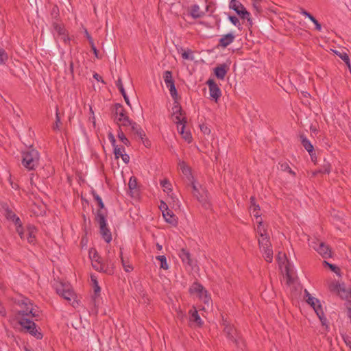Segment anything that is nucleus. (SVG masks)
<instances>
[{
    "label": "nucleus",
    "instance_id": "f257e3e1",
    "mask_svg": "<svg viewBox=\"0 0 351 351\" xmlns=\"http://www.w3.org/2000/svg\"><path fill=\"white\" fill-rule=\"evenodd\" d=\"M21 164L28 171L35 170L40 160V154L37 149L30 146L27 149L21 152Z\"/></svg>",
    "mask_w": 351,
    "mask_h": 351
},
{
    "label": "nucleus",
    "instance_id": "f03ea898",
    "mask_svg": "<svg viewBox=\"0 0 351 351\" xmlns=\"http://www.w3.org/2000/svg\"><path fill=\"white\" fill-rule=\"evenodd\" d=\"M106 217L107 215L99 213L95 216V221L99 223V233L102 239L108 243L112 241V234L108 227Z\"/></svg>",
    "mask_w": 351,
    "mask_h": 351
},
{
    "label": "nucleus",
    "instance_id": "7ed1b4c3",
    "mask_svg": "<svg viewBox=\"0 0 351 351\" xmlns=\"http://www.w3.org/2000/svg\"><path fill=\"white\" fill-rule=\"evenodd\" d=\"M19 324L25 330L26 332L29 333L34 336L36 339H42L43 335L40 331V328H36V324L34 322L30 320L28 318L22 317L19 321Z\"/></svg>",
    "mask_w": 351,
    "mask_h": 351
},
{
    "label": "nucleus",
    "instance_id": "20e7f679",
    "mask_svg": "<svg viewBox=\"0 0 351 351\" xmlns=\"http://www.w3.org/2000/svg\"><path fill=\"white\" fill-rule=\"evenodd\" d=\"M56 293L62 297L64 299L69 302H71V305L73 307H75V304H78V302L75 299V293L74 291L70 288V285L69 284L60 282L56 288Z\"/></svg>",
    "mask_w": 351,
    "mask_h": 351
},
{
    "label": "nucleus",
    "instance_id": "39448f33",
    "mask_svg": "<svg viewBox=\"0 0 351 351\" xmlns=\"http://www.w3.org/2000/svg\"><path fill=\"white\" fill-rule=\"evenodd\" d=\"M190 184L193 189V194L198 202H200L205 208H209L210 204L208 199V191L205 188L202 187V186H199V188H198L195 181H193Z\"/></svg>",
    "mask_w": 351,
    "mask_h": 351
},
{
    "label": "nucleus",
    "instance_id": "423d86ee",
    "mask_svg": "<svg viewBox=\"0 0 351 351\" xmlns=\"http://www.w3.org/2000/svg\"><path fill=\"white\" fill-rule=\"evenodd\" d=\"M191 294H197V295L202 299L205 304H208L210 300V297L205 288L198 282H195L191 286L189 290Z\"/></svg>",
    "mask_w": 351,
    "mask_h": 351
},
{
    "label": "nucleus",
    "instance_id": "0eeeda50",
    "mask_svg": "<svg viewBox=\"0 0 351 351\" xmlns=\"http://www.w3.org/2000/svg\"><path fill=\"white\" fill-rule=\"evenodd\" d=\"M127 116V112L122 104L117 103L114 105L112 109V118L118 126H121L120 123L122 121V119Z\"/></svg>",
    "mask_w": 351,
    "mask_h": 351
},
{
    "label": "nucleus",
    "instance_id": "6e6552de",
    "mask_svg": "<svg viewBox=\"0 0 351 351\" xmlns=\"http://www.w3.org/2000/svg\"><path fill=\"white\" fill-rule=\"evenodd\" d=\"M229 7L234 10L242 19H245L250 16V13L245 9L244 5L237 0H231Z\"/></svg>",
    "mask_w": 351,
    "mask_h": 351
},
{
    "label": "nucleus",
    "instance_id": "1a4fd4ad",
    "mask_svg": "<svg viewBox=\"0 0 351 351\" xmlns=\"http://www.w3.org/2000/svg\"><path fill=\"white\" fill-rule=\"evenodd\" d=\"M223 332L226 333V337L232 341L237 348L241 347V343H243V339L237 335L235 328L230 326H226Z\"/></svg>",
    "mask_w": 351,
    "mask_h": 351
},
{
    "label": "nucleus",
    "instance_id": "9d476101",
    "mask_svg": "<svg viewBox=\"0 0 351 351\" xmlns=\"http://www.w3.org/2000/svg\"><path fill=\"white\" fill-rule=\"evenodd\" d=\"M99 264V267H96L95 265L93 264V267L99 271H102L108 275H113L114 273V263L108 257L105 262L98 261Z\"/></svg>",
    "mask_w": 351,
    "mask_h": 351
},
{
    "label": "nucleus",
    "instance_id": "9b49d317",
    "mask_svg": "<svg viewBox=\"0 0 351 351\" xmlns=\"http://www.w3.org/2000/svg\"><path fill=\"white\" fill-rule=\"evenodd\" d=\"M176 120L178 130H180V132L182 135L183 138H184L185 141H186L188 143H191L192 141V136L191 132L184 131L186 123L187 122L186 118L185 117H183L181 119L180 117L176 116Z\"/></svg>",
    "mask_w": 351,
    "mask_h": 351
},
{
    "label": "nucleus",
    "instance_id": "f8f14e48",
    "mask_svg": "<svg viewBox=\"0 0 351 351\" xmlns=\"http://www.w3.org/2000/svg\"><path fill=\"white\" fill-rule=\"evenodd\" d=\"M207 85L209 88L210 96L217 101L221 96V92L213 79H209L206 82Z\"/></svg>",
    "mask_w": 351,
    "mask_h": 351
},
{
    "label": "nucleus",
    "instance_id": "ddd939ff",
    "mask_svg": "<svg viewBox=\"0 0 351 351\" xmlns=\"http://www.w3.org/2000/svg\"><path fill=\"white\" fill-rule=\"evenodd\" d=\"M91 194L93 197L94 200L97 202L99 208L97 210L95 213V216L97 215L99 213L104 214V215H107V209L105 207L104 203L101 199V197L96 193L95 190L91 191Z\"/></svg>",
    "mask_w": 351,
    "mask_h": 351
},
{
    "label": "nucleus",
    "instance_id": "4468645a",
    "mask_svg": "<svg viewBox=\"0 0 351 351\" xmlns=\"http://www.w3.org/2000/svg\"><path fill=\"white\" fill-rule=\"evenodd\" d=\"M313 248L324 258H328L332 257V251L329 245L325 244L324 242L319 243V245L313 247Z\"/></svg>",
    "mask_w": 351,
    "mask_h": 351
},
{
    "label": "nucleus",
    "instance_id": "2eb2a0df",
    "mask_svg": "<svg viewBox=\"0 0 351 351\" xmlns=\"http://www.w3.org/2000/svg\"><path fill=\"white\" fill-rule=\"evenodd\" d=\"M189 315L190 322L195 324L198 327L202 326L204 322L199 317L198 312L195 306H192V308L189 310Z\"/></svg>",
    "mask_w": 351,
    "mask_h": 351
},
{
    "label": "nucleus",
    "instance_id": "dca6fc26",
    "mask_svg": "<svg viewBox=\"0 0 351 351\" xmlns=\"http://www.w3.org/2000/svg\"><path fill=\"white\" fill-rule=\"evenodd\" d=\"M300 138L301 143H302V146L308 152L312 160H313V156H314V155H315L313 145L311 144L310 141L306 137V136L304 134H300Z\"/></svg>",
    "mask_w": 351,
    "mask_h": 351
},
{
    "label": "nucleus",
    "instance_id": "f3484780",
    "mask_svg": "<svg viewBox=\"0 0 351 351\" xmlns=\"http://www.w3.org/2000/svg\"><path fill=\"white\" fill-rule=\"evenodd\" d=\"M27 232V240L29 243L34 244L36 239V234L38 232L36 227L32 224H28L26 226Z\"/></svg>",
    "mask_w": 351,
    "mask_h": 351
},
{
    "label": "nucleus",
    "instance_id": "a211bd4d",
    "mask_svg": "<svg viewBox=\"0 0 351 351\" xmlns=\"http://www.w3.org/2000/svg\"><path fill=\"white\" fill-rule=\"evenodd\" d=\"M229 71V66L226 64H221L214 69V74L217 79L223 80Z\"/></svg>",
    "mask_w": 351,
    "mask_h": 351
},
{
    "label": "nucleus",
    "instance_id": "6ab92c4d",
    "mask_svg": "<svg viewBox=\"0 0 351 351\" xmlns=\"http://www.w3.org/2000/svg\"><path fill=\"white\" fill-rule=\"evenodd\" d=\"M313 310L315 311L316 315L319 317V319L322 323V325L325 326L326 327V328H328V321L324 315V311L322 308V306L320 302L319 303H317V304L315 306V308H313Z\"/></svg>",
    "mask_w": 351,
    "mask_h": 351
},
{
    "label": "nucleus",
    "instance_id": "aec40b11",
    "mask_svg": "<svg viewBox=\"0 0 351 351\" xmlns=\"http://www.w3.org/2000/svg\"><path fill=\"white\" fill-rule=\"evenodd\" d=\"M179 166L182 173L186 176L190 184L192 183L193 181H195L191 167H189L184 161L180 162Z\"/></svg>",
    "mask_w": 351,
    "mask_h": 351
},
{
    "label": "nucleus",
    "instance_id": "412c9836",
    "mask_svg": "<svg viewBox=\"0 0 351 351\" xmlns=\"http://www.w3.org/2000/svg\"><path fill=\"white\" fill-rule=\"evenodd\" d=\"M234 38L235 36L232 33L226 34L219 39L218 46L226 48L234 41Z\"/></svg>",
    "mask_w": 351,
    "mask_h": 351
},
{
    "label": "nucleus",
    "instance_id": "4be33fe9",
    "mask_svg": "<svg viewBox=\"0 0 351 351\" xmlns=\"http://www.w3.org/2000/svg\"><path fill=\"white\" fill-rule=\"evenodd\" d=\"M162 216L166 222L173 226H176L178 224V218L170 209L162 213Z\"/></svg>",
    "mask_w": 351,
    "mask_h": 351
},
{
    "label": "nucleus",
    "instance_id": "5701e85b",
    "mask_svg": "<svg viewBox=\"0 0 351 351\" xmlns=\"http://www.w3.org/2000/svg\"><path fill=\"white\" fill-rule=\"evenodd\" d=\"M180 258L182 259L183 263H186L189 266L193 265V261L191 259V256L189 252L184 249L182 248L178 254Z\"/></svg>",
    "mask_w": 351,
    "mask_h": 351
},
{
    "label": "nucleus",
    "instance_id": "b1692460",
    "mask_svg": "<svg viewBox=\"0 0 351 351\" xmlns=\"http://www.w3.org/2000/svg\"><path fill=\"white\" fill-rule=\"evenodd\" d=\"M260 238L258 239V243L260 247H263L265 245L269 246L271 243L269 240V236L267 233V229L263 228V233H261L259 235Z\"/></svg>",
    "mask_w": 351,
    "mask_h": 351
},
{
    "label": "nucleus",
    "instance_id": "393cba45",
    "mask_svg": "<svg viewBox=\"0 0 351 351\" xmlns=\"http://www.w3.org/2000/svg\"><path fill=\"white\" fill-rule=\"evenodd\" d=\"M91 281L93 282V289H94V294L92 296V300L95 306L96 305V300L99 296V294L101 292V288L98 284L97 278L95 276H91Z\"/></svg>",
    "mask_w": 351,
    "mask_h": 351
},
{
    "label": "nucleus",
    "instance_id": "a878e982",
    "mask_svg": "<svg viewBox=\"0 0 351 351\" xmlns=\"http://www.w3.org/2000/svg\"><path fill=\"white\" fill-rule=\"evenodd\" d=\"M300 13L304 15V16L309 19L310 21H311L315 25V29L317 31L322 30V25L319 23V22L308 11H306L304 9H302Z\"/></svg>",
    "mask_w": 351,
    "mask_h": 351
},
{
    "label": "nucleus",
    "instance_id": "bb28decb",
    "mask_svg": "<svg viewBox=\"0 0 351 351\" xmlns=\"http://www.w3.org/2000/svg\"><path fill=\"white\" fill-rule=\"evenodd\" d=\"M131 131L136 134L139 139H143V136H145V132L136 122L132 123Z\"/></svg>",
    "mask_w": 351,
    "mask_h": 351
},
{
    "label": "nucleus",
    "instance_id": "cd10ccee",
    "mask_svg": "<svg viewBox=\"0 0 351 351\" xmlns=\"http://www.w3.org/2000/svg\"><path fill=\"white\" fill-rule=\"evenodd\" d=\"M190 15L195 19L202 18L204 13L199 11V7L197 4H194L191 7Z\"/></svg>",
    "mask_w": 351,
    "mask_h": 351
},
{
    "label": "nucleus",
    "instance_id": "c85d7f7f",
    "mask_svg": "<svg viewBox=\"0 0 351 351\" xmlns=\"http://www.w3.org/2000/svg\"><path fill=\"white\" fill-rule=\"evenodd\" d=\"M330 289L331 291H337L340 295L341 292L345 294V298H348V291L346 290L344 285L339 283H333L330 285Z\"/></svg>",
    "mask_w": 351,
    "mask_h": 351
},
{
    "label": "nucleus",
    "instance_id": "c756f323",
    "mask_svg": "<svg viewBox=\"0 0 351 351\" xmlns=\"http://www.w3.org/2000/svg\"><path fill=\"white\" fill-rule=\"evenodd\" d=\"M262 247L265 254V260L268 263H271L273 259V250L271 248V244H270L269 246L265 245Z\"/></svg>",
    "mask_w": 351,
    "mask_h": 351
},
{
    "label": "nucleus",
    "instance_id": "7c9ffc66",
    "mask_svg": "<svg viewBox=\"0 0 351 351\" xmlns=\"http://www.w3.org/2000/svg\"><path fill=\"white\" fill-rule=\"evenodd\" d=\"M250 204L251 208H253V215L256 218H258L261 217V214H259V211L261 210L260 206L258 204H256V197L254 196H252L250 197Z\"/></svg>",
    "mask_w": 351,
    "mask_h": 351
},
{
    "label": "nucleus",
    "instance_id": "2f4dec72",
    "mask_svg": "<svg viewBox=\"0 0 351 351\" xmlns=\"http://www.w3.org/2000/svg\"><path fill=\"white\" fill-rule=\"evenodd\" d=\"M52 26L56 32L60 35V36H66V29L64 28V26L62 23H58L56 21L53 22Z\"/></svg>",
    "mask_w": 351,
    "mask_h": 351
},
{
    "label": "nucleus",
    "instance_id": "473e14b6",
    "mask_svg": "<svg viewBox=\"0 0 351 351\" xmlns=\"http://www.w3.org/2000/svg\"><path fill=\"white\" fill-rule=\"evenodd\" d=\"M163 79L166 86L175 84V81L172 77V72L170 71H166L163 73Z\"/></svg>",
    "mask_w": 351,
    "mask_h": 351
},
{
    "label": "nucleus",
    "instance_id": "72a5a7b5",
    "mask_svg": "<svg viewBox=\"0 0 351 351\" xmlns=\"http://www.w3.org/2000/svg\"><path fill=\"white\" fill-rule=\"evenodd\" d=\"M278 165H279V168L281 171H287L289 173H290L291 175H292L293 176H295V175H296L295 172L292 171V169L289 167V165L288 164L287 162H280L278 163Z\"/></svg>",
    "mask_w": 351,
    "mask_h": 351
},
{
    "label": "nucleus",
    "instance_id": "f704fd0d",
    "mask_svg": "<svg viewBox=\"0 0 351 351\" xmlns=\"http://www.w3.org/2000/svg\"><path fill=\"white\" fill-rule=\"evenodd\" d=\"M330 167L331 165L329 162H325L318 171L313 172V174L314 176H315L317 173L329 174L330 172Z\"/></svg>",
    "mask_w": 351,
    "mask_h": 351
},
{
    "label": "nucleus",
    "instance_id": "c9c22d12",
    "mask_svg": "<svg viewBox=\"0 0 351 351\" xmlns=\"http://www.w3.org/2000/svg\"><path fill=\"white\" fill-rule=\"evenodd\" d=\"M117 137L119 138V140L125 145L130 146V141L126 138L125 135L124 134L123 132L122 131L121 126H119V130H117Z\"/></svg>",
    "mask_w": 351,
    "mask_h": 351
},
{
    "label": "nucleus",
    "instance_id": "e433bc0d",
    "mask_svg": "<svg viewBox=\"0 0 351 351\" xmlns=\"http://www.w3.org/2000/svg\"><path fill=\"white\" fill-rule=\"evenodd\" d=\"M156 259L160 261V268L167 270L169 269V265L167 261V258L164 255H159L156 257Z\"/></svg>",
    "mask_w": 351,
    "mask_h": 351
},
{
    "label": "nucleus",
    "instance_id": "4c0bfd02",
    "mask_svg": "<svg viewBox=\"0 0 351 351\" xmlns=\"http://www.w3.org/2000/svg\"><path fill=\"white\" fill-rule=\"evenodd\" d=\"M323 265L324 266H327L332 271L335 272L336 274L339 275L340 274V269L336 266L335 265L329 263L326 261H323Z\"/></svg>",
    "mask_w": 351,
    "mask_h": 351
},
{
    "label": "nucleus",
    "instance_id": "58836bf2",
    "mask_svg": "<svg viewBox=\"0 0 351 351\" xmlns=\"http://www.w3.org/2000/svg\"><path fill=\"white\" fill-rule=\"evenodd\" d=\"M167 87L169 88V92H170V95H171V97L173 98V99H179L180 98L178 97V91H177L176 88L175 86V84H170V85L167 86Z\"/></svg>",
    "mask_w": 351,
    "mask_h": 351
},
{
    "label": "nucleus",
    "instance_id": "ea45409f",
    "mask_svg": "<svg viewBox=\"0 0 351 351\" xmlns=\"http://www.w3.org/2000/svg\"><path fill=\"white\" fill-rule=\"evenodd\" d=\"M182 50L183 51V52L182 53V58L183 59L190 60H193L194 57L192 55L193 51L191 49H188L187 51H186V50H184L183 49H182Z\"/></svg>",
    "mask_w": 351,
    "mask_h": 351
},
{
    "label": "nucleus",
    "instance_id": "a19ab883",
    "mask_svg": "<svg viewBox=\"0 0 351 351\" xmlns=\"http://www.w3.org/2000/svg\"><path fill=\"white\" fill-rule=\"evenodd\" d=\"M160 185L164 188V191H165L169 192V191H172L171 184L167 179L161 180L160 181Z\"/></svg>",
    "mask_w": 351,
    "mask_h": 351
},
{
    "label": "nucleus",
    "instance_id": "79ce46f5",
    "mask_svg": "<svg viewBox=\"0 0 351 351\" xmlns=\"http://www.w3.org/2000/svg\"><path fill=\"white\" fill-rule=\"evenodd\" d=\"M5 217L8 220L12 221L13 219L16 217V215L7 206V208L5 210Z\"/></svg>",
    "mask_w": 351,
    "mask_h": 351
},
{
    "label": "nucleus",
    "instance_id": "37998d69",
    "mask_svg": "<svg viewBox=\"0 0 351 351\" xmlns=\"http://www.w3.org/2000/svg\"><path fill=\"white\" fill-rule=\"evenodd\" d=\"M8 59V56L3 49L0 48V64H5Z\"/></svg>",
    "mask_w": 351,
    "mask_h": 351
},
{
    "label": "nucleus",
    "instance_id": "c03bdc74",
    "mask_svg": "<svg viewBox=\"0 0 351 351\" xmlns=\"http://www.w3.org/2000/svg\"><path fill=\"white\" fill-rule=\"evenodd\" d=\"M129 189L132 190L136 189L137 188V179L136 177L132 176L130 178L128 183Z\"/></svg>",
    "mask_w": 351,
    "mask_h": 351
},
{
    "label": "nucleus",
    "instance_id": "a18cd8bd",
    "mask_svg": "<svg viewBox=\"0 0 351 351\" xmlns=\"http://www.w3.org/2000/svg\"><path fill=\"white\" fill-rule=\"evenodd\" d=\"M51 16L53 19L58 20L60 16L59 8L57 5H54L51 10Z\"/></svg>",
    "mask_w": 351,
    "mask_h": 351
},
{
    "label": "nucleus",
    "instance_id": "49530a36",
    "mask_svg": "<svg viewBox=\"0 0 351 351\" xmlns=\"http://www.w3.org/2000/svg\"><path fill=\"white\" fill-rule=\"evenodd\" d=\"M306 302L308 304L313 308H315V306L319 303L320 301L316 298H309L306 299Z\"/></svg>",
    "mask_w": 351,
    "mask_h": 351
},
{
    "label": "nucleus",
    "instance_id": "de8ad7c7",
    "mask_svg": "<svg viewBox=\"0 0 351 351\" xmlns=\"http://www.w3.org/2000/svg\"><path fill=\"white\" fill-rule=\"evenodd\" d=\"M135 121L131 120L128 116L122 119V121L120 123L121 126H132V123Z\"/></svg>",
    "mask_w": 351,
    "mask_h": 351
},
{
    "label": "nucleus",
    "instance_id": "09e8293b",
    "mask_svg": "<svg viewBox=\"0 0 351 351\" xmlns=\"http://www.w3.org/2000/svg\"><path fill=\"white\" fill-rule=\"evenodd\" d=\"M334 53L338 56L343 61V60H348V55L347 53L344 52V51H337V50H334L333 51Z\"/></svg>",
    "mask_w": 351,
    "mask_h": 351
},
{
    "label": "nucleus",
    "instance_id": "8fccbe9b",
    "mask_svg": "<svg viewBox=\"0 0 351 351\" xmlns=\"http://www.w3.org/2000/svg\"><path fill=\"white\" fill-rule=\"evenodd\" d=\"M228 19L234 25H235L238 27H239L241 26L239 20L236 16L229 15Z\"/></svg>",
    "mask_w": 351,
    "mask_h": 351
},
{
    "label": "nucleus",
    "instance_id": "3c124183",
    "mask_svg": "<svg viewBox=\"0 0 351 351\" xmlns=\"http://www.w3.org/2000/svg\"><path fill=\"white\" fill-rule=\"evenodd\" d=\"M121 263L125 271L130 272L133 270V267L128 263H126L124 260V258H121Z\"/></svg>",
    "mask_w": 351,
    "mask_h": 351
},
{
    "label": "nucleus",
    "instance_id": "603ef678",
    "mask_svg": "<svg viewBox=\"0 0 351 351\" xmlns=\"http://www.w3.org/2000/svg\"><path fill=\"white\" fill-rule=\"evenodd\" d=\"M116 86L118 88V89L119 90L121 95L126 93V92L123 88L122 80H121V77H119L118 80L116 82Z\"/></svg>",
    "mask_w": 351,
    "mask_h": 351
},
{
    "label": "nucleus",
    "instance_id": "864d4df0",
    "mask_svg": "<svg viewBox=\"0 0 351 351\" xmlns=\"http://www.w3.org/2000/svg\"><path fill=\"white\" fill-rule=\"evenodd\" d=\"M56 123L53 125V130H59L60 125L61 124L60 117L59 116V113L58 112V111L56 112Z\"/></svg>",
    "mask_w": 351,
    "mask_h": 351
},
{
    "label": "nucleus",
    "instance_id": "5fc2aeb1",
    "mask_svg": "<svg viewBox=\"0 0 351 351\" xmlns=\"http://www.w3.org/2000/svg\"><path fill=\"white\" fill-rule=\"evenodd\" d=\"M261 1L262 0H253V3H252L253 8L258 13L262 11L261 6V4H260Z\"/></svg>",
    "mask_w": 351,
    "mask_h": 351
},
{
    "label": "nucleus",
    "instance_id": "6e6d98bb",
    "mask_svg": "<svg viewBox=\"0 0 351 351\" xmlns=\"http://www.w3.org/2000/svg\"><path fill=\"white\" fill-rule=\"evenodd\" d=\"M113 148H114L113 153L114 154L115 158L118 159L122 155L123 152L121 150H120V148H119V147H118V145H115L114 147H113Z\"/></svg>",
    "mask_w": 351,
    "mask_h": 351
},
{
    "label": "nucleus",
    "instance_id": "4d7b16f0",
    "mask_svg": "<svg viewBox=\"0 0 351 351\" xmlns=\"http://www.w3.org/2000/svg\"><path fill=\"white\" fill-rule=\"evenodd\" d=\"M19 304L23 307H26L29 305L32 306V303L31 302L30 300L27 298H24L23 300H21V302H19Z\"/></svg>",
    "mask_w": 351,
    "mask_h": 351
},
{
    "label": "nucleus",
    "instance_id": "13d9d810",
    "mask_svg": "<svg viewBox=\"0 0 351 351\" xmlns=\"http://www.w3.org/2000/svg\"><path fill=\"white\" fill-rule=\"evenodd\" d=\"M201 131L204 134H210V129L205 124H202L199 125Z\"/></svg>",
    "mask_w": 351,
    "mask_h": 351
},
{
    "label": "nucleus",
    "instance_id": "bf43d9fd",
    "mask_svg": "<svg viewBox=\"0 0 351 351\" xmlns=\"http://www.w3.org/2000/svg\"><path fill=\"white\" fill-rule=\"evenodd\" d=\"M263 222L262 220L258 222V226L256 230L258 235H261V233H263V228H265L263 227Z\"/></svg>",
    "mask_w": 351,
    "mask_h": 351
},
{
    "label": "nucleus",
    "instance_id": "052dcab7",
    "mask_svg": "<svg viewBox=\"0 0 351 351\" xmlns=\"http://www.w3.org/2000/svg\"><path fill=\"white\" fill-rule=\"evenodd\" d=\"M108 140L110 141L112 147H114L116 145V139L112 132H109L108 134Z\"/></svg>",
    "mask_w": 351,
    "mask_h": 351
},
{
    "label": "nucleus",
    "instance_id": "680f3d73",
    "mask_svg": "<svg viewBox=\"0 0 351 351\" xmlns=\"http://www.w3.org/2000/svg\"><path fill=\"white\" fill-rule=\"evenodd\" d=\"M24 310L23 311H19L18 312V314L19 315H21L23 316H29V311L30 310L31 308H29V306H26V307H24Z\"/></svg>",
    "mask_w": 351,
    "mask_h": 351
},
{
    "label": "nucleus",
    "instance_id": "e2e57ef3",
    "mask_svg": "<svg viewBox=\"0 0 351 351\" xmlns=\"http://www.w3.org/2000/svg\"><path fill=\"white\" fill-rule=\"evenodd\" d=\"M69 73L72 77V79H74V63L72 60L69 61Z\"/></svg>",
    "mask_w": 351,
    "mask_h": 351
},
{
    "label": "nucleus",
    "instance_id": "0e129e2a",
    "mask_svg": "<svg viewBox=\"0 0 351 351\" xmlns=\"http://www.w3.org/2000/svg\"><path fill=\"white\" fill-rule=\"evenodd\" d=\"M159 208L162 211V213H164L165 211L169 209L167 204L162 200L160 201V204L159 206Z\"/></svg>",
    "mask_w": 351,
    "mask_h": 351
},
{
    "label": "nucleus",
    "instance_id": "69168bd1",
    "mask_svg": "<svg viewBox=\"0 0 351 351\" xmlns=\"http://www.w3.org/2000/svg\"><path fill=\"white\" fill-rule=\"evenodd\" d=\"M142 141V143L146 147H151V141L149 140V138H146L145 136H143V139H141Z\"/></svg>",
    "mask_w": 351,
    "mask_h": 351
},
{
    "label": "nucleus",
    "instance_id": "338daca9",
    "mask_svg": "<svg viewBox=\"0 0 351 351\" xmlns=\"http://www.w3.org/2000/svg\"><path fill=\"white\" fill-rule=\"evenodd\" d=\"M84 33H85V36H86V38L88 40L89 44L90 45L93 44L94 43L93 39L86 29H85Z\"/></svg>",
    "mask_w": 351,
    "mask_h": 351
},
{
    "label": "nucleus",
    "instance_id": "774afa93",
    "mask_svg": "<svg viewBox=\"0 0 351 351\" xmlns=\"http://www.w3.org/2000/svg\"><path fill=\"white\" fill-rule=\"evenodd\" d=\"M343 339L346 344L347 346L349 347V348L351 350V340L350 339V337L348 336H343Z\"/></svg>",
    "mask_w": 351,
    "mask_h": 351
}]
</instances>
